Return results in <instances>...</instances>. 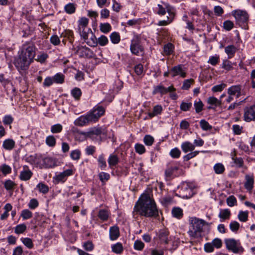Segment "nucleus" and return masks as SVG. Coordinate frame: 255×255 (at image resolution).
Returning a JSON list of instances; mask_svg holds the SVG:
<instances>
[{
    "label": "nucleus",
    "instance_id": "obj_48",
    "mask_svg": "<svg viewBox=\"0 0 255 255\" xmlns=\"http://www.w3.org/2000/svg\"><path fill=\"white\" fill-rule=\"evenodd\" d=\"M37 188L38 189L40 192L43 194L47 193L49 191L48 187L43 183H39L37 185Z\"/></svg>",
    "mask_w": 255,
    "mask_h": 255
},
{
    "label": "nucleus",
    "instance_id": "obj_57",
    "mask_svg": "<svg viewBox=\"0 0 255 255\" xmlns=\"http://www.w3.org/2000/svg\"><path fill=\"white\" fill-rule=\"evenodd\" d=\"M143 141L146 145L150 146L154 141V138L150 135H146L144 137Z\"/></svg>",
    "mask_w": 255,
    "mask_h": 255
},
{
    "label": "nucleus",
    "instance_id": "obj_20",
    "mask_svg": "<svg viewBox=\"0 0 255 255\" xmlns=\"http://www.w3.org/2000/svg\"><path fill=\"white\" fill-rule=\"evenodd\" d=\"M245 188L249 191H251L254 187V179L253 175H246Z\"/></svg>",
    "mask_w": 255,
    "mask_h": 255
},
{
    "label": "nucleus",
    "instance_id": "obj_34",
    "mask_svg": "<svg viewBox=\"0 0 255 255\" xmlns=\"http://www.w3.org/2000/svg\"><path fill=\"white\" fill-rule=\"evenodd\" d=\"M172 214L173 217L180 219L183 217V211L179 207H174L172 209Z\"/></svg>",
    "mask_w": 255,
    "mask_h": 255
},
{
    "label": "nucleus",
    "instance_id": "obj_37",
    "mask_svg": "<svg viewBox=\"0 0 255 255\" xmlns=\"http://www.w3.org/2000/svg\"><path fill=\"white\" fill-rule=\"evenodd\" d=\"M207 103L211 105L215 106V107L219 106L221 105V101L218 100L214 97H210L207 100Z\"/></svg>",
    "mask_w": 255,
    "mask_h": 255
},
{
    "label": "nucleus",
    "instance_id": "obj_42",
    "mask_svg": "<svg viewBox=\"0 0 255 255\" xmlns=\"http://www.w3.org/2000/svg\"><path fill=\"white\" fill-rule=\"evenodd\" d=\"M214 169L216 173L222 174L225 171V167L222 163H219L214 165Z\"/></svg>",
    "mask_w": 255,
    "mask_h": 255
},
{
    "label": "nucleus",
    "instance_id": "obj_5",
    "mask_svg": "<svg viewBox=\"0 0 255 255\" xmlns=\"http://www.w3.org/2000/svg\"><path fill=\"white\" fill-rule=\"evenodd\" d=\"M79 133L86 137L93 138L95 135L101 136L106 137L107 136V130L103 128L94 127L90 128L88 131H80Z\"/></svg>",
    "mask_w": 255,
    "mask_h": 255
},
{
    "label": "nucleus",
    "instance_id": "obj_33",
    "mask_svg": "<svg viewBox=\"0 0 255 255\" xmlns=\"http://www.w3.org/2000/svg\"><path fill=\"white\" fill-rule=\"evenodd\" d=\"M112 251L118 254H121L123 251V247L121 243H117L112 246Z\"/></svg>",
    "mask_w": 255,
    "mask_h": 255
},
{
    "label": "nucleus",
    "instance_id": "obj_7",
    "mask_svg": "<svg viewBox=\"0 0 255 255\" xmlns=\"http://www.w3.org/2000/svg\"><path fill=\"white\" fill-rule=\"evenodd\" d=\"M130 50L133 54L136 55H139L142 54L143 52V48L140 44V38L138 36H134L133 38L131 40Z\"/></svg>",
    "mask_w": 255,
    "mask_h": 255
},
{
    "label": "nucleus",
    "instance_id": "obj_61",
    "mask_svg": "<svg viewBox=\"0 0 255 255\" xmlns=\"http://www.w3.org/2000/svg\"><path fill=\"white\" fill-rule=\"evenodd\" d=\"M194 105L197 113H199L202 111L204 105L201 100L198 102H195Z\"/></svg>",
    "mask_w": 255,
    "mask_h": 255
},
{
    "label": "nucleus",
    "instance_id": "obj_16",
    "mask_svg": "<svg viewBox=\"0 0 255 255\" xmlns=\"http://www.w3.org/2000/svg\"><path fill=\"white\" fill-rule=\"evenodd\" d=\"M92 122L90 116L88 114L85 116H81L77 119L75 122L74 124L76 126L82 127L87 125L88 123Z\"/></svg>",
    "mask_w": 255,
    "mask_h": 255
},
{
    "label": "nucleus",
    "instance_id": "obj_24",
    "mask_svg": "<svg viewBox=\"0 0 255 255\" xmlns=\"http://www.w3.org/2000/svg\"><path fill=\"white\" fill-rule=\"evenodd\" d=\"M15 146V141L12 139H6L4 140L2 143V147L6 150H10L12 149Z\"/></svg>",
    "mask_w": 255,
    "mask_h": 255
},
{
    "label": "nucleus",
    "instance_id": "obj_11",
    "mask_svg": "<svg viewBox=\"0 0 255 255\" xmlns=\"http://www.w3.org/2000/svg\"><path fill=\"white\" fill-rule=\"evenodd\" d=\"M170 74L172 77L180 75L181 77L184 78L186 75V72L182 65H178L172 67L170 70Z\"/></svg>",
    "mask_w": 255,
    "mask_h": 255
},
{
    "label": "nucleus",
    "instance_id": "obj_44",
    "mask_svg": "<svg viewBox=\"0 0 255 255\" xmlns=\"http://www.w3.org/2000/svg\"><path fill=\"white\" fill-rule=\"evenodd\" d=\"M46 143L49 146L53 147L56 144V139L53 135H49L46 138Z\"/></svg>",
    "mask_w": 255,
    "mask_h": 255
},
{
    "label": "nucleus",
    "instance_id": "obj_49",
    "mask_svg": "<svg viewBox=\"0 0 255 255\" xmlns=\"http://www.w3.org/2000/svg\"><path fill=\"white\" fill-rule=\"evenodd\" d=\"M109 40L108 38L103 35L98 38L97 44L98 43L101 46H104L107 44Z\"/></svg>",
    "mask_w": 255,
    "mask_h": 255
},
{
    "label": "nucleus",
    "instance_id": "obj_28",
    "mask_svg": "<svg viewBox=\"0 0 255 255\" xmlns=\"http://www.w3.org/2000/svg\"><path fill=\"white\" fill-rule=\"evenodd\" d=\"M43 164L45 168H51L55 166V161L51 157H45L43 159Z\"/></svg>",
    "mask_w": 255,
    "mask_h": 255
},
{
    "label": "nucleus",
    "instance_id": "obj_53",
    "mask_svg": "<svg viewBox=\"0 0 255 255\" xmlns=\"http://www.w3.org/2000/svg\"><path fill=\"white\" fill-rule=\"evenodd\" d=\"M21 241L22 243L28 249H32L33 247V244L31 239L29 238H23Z\"/></svg>",
    "mask_w": 255,
    "mask_h": 255
},
{
    "label": "nucleus",
    "instance_id": "obj_19",
    "mask_svg": "<svg viewBox=\"0 0 255 255\" xmlns=\"http://www.w3.org/2000/svg\"><path fill=\"white\" fill-rule=\"evenodd\" d=\"M169 232L166 229L160 230L158 233V238L162 244L168 243Z\"/></svg>",
    "mask_w": 255,
    "mask_h": 255
},
{
    "label": "nucleus",
    "instance_id": "obj_13",
    "mask_svg": "<svg viewBox=\"0 0 255 255\" xmlns=\"http://www.w3.org/2000/svg\"><path fill=\"white\" fill-rule=\"evenodd\" d=\"M164 4L167 9L169 16L167 17V20H161L158 22V25L160 26L166 25L171 23L173 20L175 15V13L172 11L170 6L166 3Z\"/></svg>",
    "mask_w": 255,
    "mask_h": 255
},
{
    "label": "nucleus",
    "instance_id": "obj_55",
    "mask_svg": "<svg viewBox=\"0 0 255 255\" xmlns=\"http://www.w3.org/2000/svg\"><path fill=\"white\" fill-rule=\"evenodd\" d=\"M81 155V152L79 149H75L71 152L70 157L73 160H78Z\"/></svg>",
    "mask_w": 255,
    "mask_h": 255
},
{
    "label": "nucleus",
    "instance_id": "obj_60",
    "mask_svg": "<svg viewBox=\"0 0 255 255\" xmlns=\"http://www.w3.org/2000/svg\"><path fill=\"white\" fill-rule=\"evenodd\" d=\"M226 87V84L222 83L219 85H215L212 88V91L214 92H218L222 91Z\"/></svg>",
    "mask_w": 255,
    "mask_h": 255
},
{
    "label": "nucleus",
    "instance_id": "obj_12",
    "mask_svg": "<svg viewBox=\"0 0 255 255\" xmlns=\"http://www.w3.org/2000/svg\"><path fill=\"white\" fill-rule=\"evenodd\" d=\"M76 52L81 57L91 58L93 54L92 50L86 46L77 47Z\"/></svg>",
    "mask_w": 255,
    "mask_h": 255
},
{
    "label": "nucleus",
    "instance_id": "obj_27",
    "mask_svg": "<svg viewBox=\"0 0 255 255\" xmlns=\"http://www.w3.org/2000/svg\"><path fill=\"white\" fill-rule=\"evenodd\" d=\"M110 215V212L106 209H101L99 210L98 216L99 218L103 221L108 220Z\"/></svg>",
    "mask_w": 255,
    "mask_h": 255
},
{
    "label": "nucleus",
    "instance_id": "obj_10",
    "mask_svg": "<svg viewBox=\"0 0 255 255\" xmlns=\"http://www.w3.org/2000/svg\"><path fill=\"white\" fill-rule=\"evenodd\" d=\"M244 112V119L246 122H249L255 120V104L245 108Z\"/></svg>",
    "mask_w": 255,
    "mask_h": 255
},
{
    "label": "nucleus",
    "instance_id": "obj_46",
    "mask_svg": "<svg viewBox=\"0 0 255 255\" xmlns=\"http://www.w3.org/2000/svg\"><path fill=\"white\" fill-rule=\"evenodd\" d=\"M222 67L228 71L231 70L233 68L232 63L228 60H224L223 61Z\"/></svg>",
    "mask_w": 255,
    "mask_h": 255
},
{
    "label": "nucleus",
    "instance_id": "obj_54",
    "mask_svg": "<svg viewBox=\"0 0 255 255\" xmlns=\"http://www.w3.org/2000/svg\"><path fill=\"white\" fill-rule=\"evenodd\" d=\"M229 227L232 231L237 232L240 228V224L235 221H232L230 224Z\"/></svg>",
    "mask_w": 255,
    "mask_h": 255
},
{
    "label": "nucleus",
    "instance_id": "obj_51",
    "mask_svg": "<svg viewBox=\"0 0 255 255\" xmlns=\"http://www.w3.org/2000/svg\"><path fill=\"white\" fill-rule=\"evenodd\" d=\"M219 59H220L219 55H215V56H211L209 58V59L208 61V62L209 63L211 64L212 65L215 66L219 63Z\"/></svg>",
    "mask_w": 255,
    "mask_h": 255
},
{
    "label": "nucleus",
    "instance_id": "obj_32",
    "mask_svg": "<svg viewBox=\"0 0 255 255\" xmlns=\"http://www.w3.org/2000/svg\"><path fill=\"white\" fill-rule=\"evenodd\" d=\"M81 36L86 41L88 39L89 34L92 33V30L90 28H82L81 30H78Z\"/></svg>",
    "mask_w": 255,
    "mask_h": 255
},
{
    "label": "nucleus",
    "instance_id": "obj_43",
    "mask_svg": "<svg viewBox=\"0 0 255 255\" xmlns=\"http://www.w3.org/2000/svg\"><path fill=\"white\" fill-rule=\"evenodd\" d=\"M101 31L105 33H107L111 31V26L108 23H101L100 26Z\"/></svg>",
    "mask_w": 255,
    "mask_h": 255
},
{
    "label": "nucleus",
    "instance_id": "obj_15",
    "mask_svg": "<svg viewBox=\"0 0 255 255\" xmlns=\"http://www.w3.org/2000/svg\"><path fill=\"white\" fill-rule=\"evenodd\" d=\"M227 94L235 96L236 98H239L241 96V86L237 85L231 86L227 90Z\"/></svg>",
    "mask_w": 255,
    "mask_h": 255
},
{
    "label": "nucleus",
    "instance_id": "obj_22",
    "mask_svg": "<svg viewBox=\"0 0 255 255\" xmlns=\"http://www.w3.org/2000/svg\"><path fill=\"white\" fill-rule=\"evenodd\" d=\"M237 51V48L234 45H230L225 48V52L228 55V58L233 57Z\"/></svg>",
    "mask_w": 255,
    "mask_h": 255
},
{
    "label": "nucleus",
    "instance_id": "obj_17",
    "mask_svg": "<svg viewBox=\"0 0 255 255\" xmlns=\"http://www.w3.org/2000/svg\"><path fill=\"white\" fill-rule=\"evenodd\" d=\"M32 172L26 166H23V170L20 172L19 178L23 181H27L30 179L32 175Z\"/></svg>",
    "mask_w": 255,
    "mask_h": 255
},
{
    "label": "nucleus",
    "instance_id": "obj_59",
    "mask_svg": "<svg viewBox=\"0 0 255 255\" xmlns=\"http://www.w3.org/2000/svg\"><path fill=\"white\" fill-rule=\"evenodd\" d=\"M71 94L76 99H79L81 96L82 92L78 88H75L71 91Z\"/></svg>",
    "mask_w": 255,
    "mask_h": 255
},
{
    "label": "nucleus",
    "instance_id": "obj_23",
    "mask_svg": "<svg viewBox=\"0 0 255 255\" xmlns=\"http://www.w3.org/2000/svg\"><path fill=\"white\" fill-rule=\"evenodd\" d=\"M230 216L231 212L228 209H221L219 214V217L220 218L221 222L229 219Z\"/></svg>",
    "mask_w": 255,
    "mask_h": 255
},
{
    "label": "nucleus",
    "instance_id": "obj_21",
    "mask_svg": "<svg viewBox=\"0 0 255 255\" xmlns=\"http://www.w3.org/2000/svg\"><path fill=\"white\" fill-rule=\"evenodd\" d=\"M120 236L119 229L117 226H113L110 229V238L111 240L114 241L117 239Z\"/></svg>",
    "mask_w": 255,
    "mask_h": 255
},
{
    "label": "nucleus",
    "instance_id": "obj_47",
    "mask_svg": "<svg viewBox=\"0 0 255 255\" xmlns=\"http://www.w3.org/2000/svg\"><path fill=\"white\" fill-rule=\"evenodd\" d=\"M26 229V226L24 224H19L15 228V233L17 234L23 233Z\"/></svg>",
    "mask_w": 255,
    "mask_h": 255
},
{
    "label": "nucleus",
    "instance_id": "obj_50",
    "mask_svg": "<svg viewBox=\"0 0 255 255\" xmlns=\"http://www.w3.org/2000/svg\"><path fill=\"white\" fill-rule=\"evenodd\" d=\"M21 216L23 220L30 219L32 216V213L28 209H25L21 211Z\"/></svg>",
    "mask_w": 255,
    "mask_h": 255
},
{
    "label": "nucleus",
    "instance_id": "obj_9",
    "mask_svg": "<svg viewBox=\"0 0 255 255\" xmlns=\"http://www.w3.org/2000/svg\"><path fill=\"white\" fill-rule=\"evenodd\" d=\"M105 112V109L100 106L95 107L90 112L88 113L92 122H96L99 118L103 116Z\"/></svg>",
    "mask_w": 255,
    "mask_h": 255
},
{
    "label": "nucleus",
    "instance_id": "obj_4",
    "mask_svg": "<svg viewBox=\"0 0 255 255\" xmlns=\"http://www.w3.org/2000/svg\"><path fill=\"white\" fill-rule=\"evenodd\" d=\"M32 62L26 57L19 53L18 56L14 59L13 64L18 71L20 72L26 70Z\"/></svg>",
    "mask_w": 255,
    "mask_h": 255
},
{
    "label": "nucleus",
    "instance_id": "obj_29",
    "mask_svg": "<svg viewBox=\"0 0 255 255\" xmlns=\"http://www.w3.org/2000/svg\"><path fill=\"white\" fill-rule=\"evenodd\" d=\"M108 163L111 167L116 166L119 162V159L117 155L111 154L108 159Z\"/></svg>",
    "mask_w": 255,
    "mask_h": 255
},
{
    "label": "nucleus",
    "instance_id": "obj_26",
    "mask_svg": "<svg viewBox=\"0 0 255 255\" xmlns=\"http://www.w3.org/2000/svg\"><path fill=\"white\" fill-rule=\"evenodd\" d=\"M162 110L163 109L161 106L159 105H156L153 107V111L152 112H149L148 113V115L150 118H152L160 114Z\"/></svg>",
    "mask_w": 255,
    "mask_h": 255
},
{
    "label": "nucleus",
    "instance_id": "obj_41",
    "mask_svg": "<svg viewBox=\"0 0 255 255\" xmlns=\"http://www.w3.org/2000/svg\"><path fill=\"white\" fill-rule=\"evenodd\" d=\"M172 201L173 198L170 196H165L160 200L161 203L165 206L170 205L172 202Z\"/></svg>",
    "mask_w": 255,
    "mask_h": 255
},
{
    "label": "nucleus",
    "instance_id": "obj_6",
    "mask_svg": "<svg viewBox=\"0 0 255 255\" xmlns=\"http://www.w3.org/2000/svg\"><path fill=\"white\" fill-rule=\"evenodd\" d=\"M226 248L234 253H242L244 249L241 246L239 241L234 239H227L225 240Z\"/></svg>",
    "mask_w": 255,
    "mask_h": 255
},
{
    "label": "nucleus",
    "instance_id": "obj_56",
    "mask_svg": "<svg viewBox=\"0 0 255 255\" xmlns=\"http://www.w3.org/2000/svg\"><path fill=\"white\" fill-rule=\"evenodd\" d=\"M91 40H87L86 43L90 46H96L97 45L98 39L96 36L92 33L91 34Z\"/></svg>",
    "mask_w": 255,
    "mask_h": 255
},
{
    "label": "nucleus",
    "instance_id": "obj_3",
    "mask_svg": "<svg viewBox=\"0 0 255 255\" xmlns=\"http://www.w3.org/2000/svg\"><path fill=\"white\" fill-rule=\"evenodd\" d=\"M36 49V48L33 43L25 42L22 45L19 53L33 62L35 55Z\"/></svg>",
    "mask_w": 255,
    "mask_h": 255
},
{
    "label": "nucleus",
    "instance_id": "obj_45",
    "mask_svg": "<svg viewBox=\"0 0 255 255\" xmlns=\"http://www.w3.org/2000/svg\"><path fill=\"white\" fill-rule=\"evenodd\" d=\"M200 127L204 130H208L212 129V127L205 120H201L200 122Z\"/></svg>",
    "mask_w": 255,
    "mask_h": 255
},
{
    "label": "nucleus",
    "instance_id": "obj_39",
    "mask_svg": "<svg viewBox=\"0 0 255 255\" xmlns=\"http://www.w3.org/2000/svg\"><path fill=\"white\" fill-rule=\"evenodd\" d=\"M88 24V19L86 17H82L79 20L78 30H82V28H86Z\"/></svg>",
    "mask_w": 255,
    "mask_h": 255
},
{
    "label": "nucleus",
    "instance_id": "obj_38",
    "mask_svg": "<svg viewBox=\"0 0 255 255\" xmlns=\"http://www.w3.org/2000/svg\"><path fill=\"white\" fill-rule=\"evenodd\" d=\"M61 36L67 37L70 42H72L74 39L73 32L72 30L69 29L65 30L63 32H62L61 34Z\"/></svg>",
    "mask_w": 255,
    "mask_h": 255
},
{
    "label": "nucleus",
    "instance_id": "obj_35",
    "mask_svg": "<svg viewBox=\"0 0 255 255\" xmlns=\"http://www.w3.org/2000/svg\"><path fill=\"white\" fill-rule=\"evenodd\" d=\"M249 212L248 211H240L238 215V219L242 222H246L248 220Z\"/></svg>",
    "mask_w": 255,
    "mask_h": 255
},
{
    "label": "nucleus",
    "instance_id": "obj_40",
    "mask_svg": "<svg viewBox=\"0 0 255 255\" xmlns=\"http://www.w3.org/2000/svg\"><path fill=\"white\" fill-rule=\"evenodd\" d=\"M54 82L58 84H62L64 81V76L61 73H57L55 75L52 77Z\"/></svg>",
    "mask_w": 255,
    "mask_h": 255
},
{
    "label": "nucleus",
    "instance_id": "obj_64",
    "mask_svg": "<svg viewBox=\"0 0 255 255\" xmlns=\"http://www.w3.org/2000/svg\"><path fill=\"white\" fill-rule=\"evenodd\" d=\"M227 203L230 207H233L237 204V200L234 196H230L227 199Z\"/></svg>",
    "mask_w": 255,
    "mask_h": 255
},
{
    "label": "nucleus",
    "instance_id": "obj_14",
    "mask_svg": "<svg viewBox=\"0 0 255 255\" xmlns=\"http://www.w3.org/2000/svg\"><path fill=\"white\" fill-rule=\"evenodd\" d=\"M179 168L174 164H170L167 166L165 171V175L166 178H170L173 176H176L178 175L177 173Z\"/></svg>",
    "mask_w": 255,
    "mask_h": 255
},
{
    "label": "nucleus",
    "instance_id": "obj_8",
    "mask_svg": "<svg viewBox=\"0 0 255 255\" xmlns=\"http://www.w3.org/2000/svg\"><path fill=\"white\" fill-rule=\"evenodd\" d=\"M232 14L235 17L237 23L240 25L246 23L249 18V16L246 11L236 10L232 12Z\"/></svg>",
    "mask_w": 255,
    "mask_h": 255
},
{
    "label": "nucleus",
    "instance_id": "obj_30",
    "mask_svg": "<svg viewBox=\"0 0 255 255\" xmlns=\"http://www.w3.org/2000/svg\"><path fill=\"white\" fill-rule=\"evenodd\" d=\"M76 4L74 3H69L65 5L64 10L68 14H72L75 12Z\"/></svg>",
    "mask_w": 255,
    "mask_h": 255
},
{
    "label": "nucleus",
    "instance_id": "obj_18",
    "mask_svg": "<svg viewBox=\"0 0 255 255\" xmlns=\"http://www.w3.org/2000/svg\"><path fill=\"white\" fill-rule=\"evenodd\" d=\"M193 191L192 188L187 185L183 186L182 188V192L180 196L184 199H189L192 197Z\"/></svg>",
    "mask_w": 255,
    "mask_h": 255
},
{
    "label": "nucleus",
    "instance_id": "obj_2",
    "mask_svg": "<svg viewBox=\"0 0 255 255\" xmlns=\"http://www.w3.org/2000/svg\"><path fill=\"white\" fill-rule=\"evenodd\" d=\"M189 222L191 226L188 233L190 237L193 238H197L200 237L203 227L206 225H208L204 220L196 217L190 218Z\"/></svg>",
    "mask_w": 255,
    "mask_h": 255
},
{
    "label": "nucleus",
    "instance_id": "obj_36",
    "mask_svg": "<svg viewBox=\"0 0 255 255\" xmlns=\"http://www.w3.org/2000/svg\"><path fill=\"white\" fill-rule=\"evenodd\" d=\"M110 39L114 44H118L121 40L120 34L117 32H114L110 35Z\"/></svg>",
    "mask_w": 255,
    "mask_h": 255
},
{
    "label": "nucleus",
    "instance_id": "obj_25",
    "mask_svg": "<svg viewBox=\"0 0 255 255\" xmlns=\"http://www.w3.org/2000/svg\"><path fill=\"white\" fill-rule=\"evenodd\" d=\"M181 148L184 152L192 151L195 149V145L189 141H185L181 144Z\"/></svg>",
    "mask_w": 255,
    "mask_h": 255
},
{
    "label": "nucleus",
    "instance_id": "obj_31",
    "mask_svg": "<svg viewBox=\"0 0 255 255\" xmlns=\"http://www.w3.org/2000/svg\"><path fill=\"white\" fill-rule=\"evenodd\" d=\"M174 45L171 43H168L164 45L163 52L166 55H170L173 52Z\"/></svg>",
    "mask_w": 255,
    "mask_h": 255
},
{
    "label": "nucleus",
    "instance_id": "obj_63",
    "mask_svg": "<svg viewBox=\"0 0 255 255\" xmlns=\"http://www.w3.org/2000/svg\"><path fill=\"white\" fill-rule=\"evenodd\" d=\"M234 27V23L230 20H226L223 23V27L227 31H230Z\"/></svg>",
    "mask_w": 255,
    "mask_h": 255
},
{
    "label": "nucleus",
    "instance_id": "obj_52",
    "mask_svg": "<svg viewBox=\"0 0 255 255\" xmlns=\"http://www.w3.org/2000/svg\"><path fill=\"white\" fill-rule=\"evenodd\" d=\"M62 126L59 124L54 125L51 127V131L53 133L60 132L62 130Z\"/></svg>",
    "mask_w": 255,
    "mask_h": 255
},
{
    "label": "nucleus",
    "instance_id": "obj_58",
    "mask_svg": "<svg viewBox=\"0 0 255 255\" xmlns=\"http://www.w3.org/2000/svg\"><path fill=\"white\" fill-rule=\"evenodd\" d=\"M135 151L139 154H142L145 151V149L144 145L139 143L135 144Z\"/></svg>",
    "mask_w": 255,
    "mask_h": 255
},
{
    "label": "nucleus",
    "instance_id": "obj_1",
    "mask_svg": "<svg viewBox=\"0 0 255 255\" xmlns=\"http://www.w3.org/2000/svg\"><path fill=\"white\" fill-rule=\"evenodd\" d=\"M133 215L139 214L146 217H157L158 210L154 199L147 193L142 194L136 203L133 212Z\"/></svg>",
    "mask_w": 255,
    "mask_h": 255
},
{
    "label": "nucleus",
    "instance_id": "obj_62",
    "mask_svg": "<svg viewBox=\"0 0 255 255\" xmlns=\"http://www.w3.org/2000/svg\"><path fill=\"white\" fill-rule=\"evenodd\" d=\"M15 185V183L10 180H6L4 183V187L7 190L12 189Z\"/></svg>",
    "mask_w": 255,
    "mask_h": 255
}]
</instances>
